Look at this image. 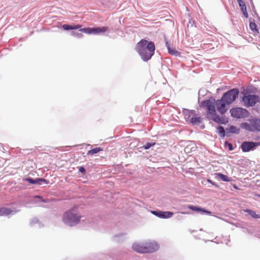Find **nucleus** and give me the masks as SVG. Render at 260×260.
Instances as JSON below:
<instances>
[{
  "instance_id": "nucleus-23",
  "label": "nucleus",
  "mask_w": 260,
  "mask_h": 260,
  "mask_svg": "<svg viewBox=\"0 0 260 260\" xmlns=\"http://www.w3.org/2000/svg\"><path fill=\"white\" fill-rule=\"evenodd\" d=\"M240 127L244 129L245 130H247V131H250V132H253V129L252 128L251 123L250 124V123H247V122L241 123L240 124Z\"/></svg>"
},
{
  "instance_id": "nucleus-18",
  "label": "nucleus",
  "mask_w": 260,
  "mask_h": 260,
  "mask_svg": "<svg viewBox=\"0 0 260 260\" xmlns=\"http://www.w3.org/2000/svg\"><path fill=\"white\" fill-rule=\"evenodd\" d=\"M13 211L9 208L6 207L0 208V216L4 215H8L11 214Z\"/></svg>"
},
{
  "instance_id": "nucleus-24",
  "label": "nucleus",
  "mask_w": 260,
  "mask_h": 260,
  "mask_svg": "<svg viewBox=\"0 0 260 260\" xmlns=\"http://www.w3.org/2000/svg\"><path fill=\"white\" fill-rule=\"evenodd\" d=\"M103 150V149L101 147H96V148H94L93 149H92L89 150L87 153V155H94V154H95Z\"/></svg>"
},
{
  "instance_id": "nucleus-43",
  "label": "nucleus",
  "mask_w": 260,
  "mask_h": 260,
  "mask_svg": "<svg viewBox=\"0 0 260 260\" xmlns=\"http://www.w3.org/2000/svg\"><path fill=\"white\" fill-rule=\"evenodd\" d=\"M202 127V128H204L205 127V126L203 125V126H201Z\"/></svg>"
},
{
  "instance_id": "nucleus-30",
  "label": "nucleus",
  "mask_w": 260,
  "mask_h": 260,
  "mask_svg": "<svg viewBox=\"0 0 260 260\" xmlns=\"http://www.w3.org/2000/svg\"><path fill=\"white\" fill-rule=\"evenodd\" d=\"M208 90L206 89L205 88H201L199 91V98H198V101H200V99L201 97L204 96L208 92Z\"/></svg>"
},
{
  "instance_id": "nucleus-17",
  "label": "nucleus",
  "mask_w": 260,
  "mask_h": 260,
  "mask_svg": "<svg viewBox=\"0 0 260 260\" xmlns=\"http://www.w3.org/2000/svg\"><path fill=\"white\" fill-rule=\"evenodd\" d=\"M62 28L64 30H77L81 28V25L77 24H63L62 25Z\"/></svg>"
},
{
  "instance_id": "nucleus-31",
  "label": "nucleus",
  "mask_w": 260,
  "mask_h": 260,
  "mask_svg": "<svg viewBox=\"0 0 260 260\" xmlns=\"http://www.w3.org/2000/svg\"><path fill=\"white\" fill-rule=\"evenodd\" d=\"M237 2L239 4V6L240 8L241 11H244V10L247 9L245 4L242 0H237Z\"/></svg>"
},
{
  "instance_id": "nucleus-16",
  "label": "nucleus",
  "mask_w": 260,
  "mask_h": 260,
  "mask_svg": "<svg viewBox=\"0 0 260 260\" xmlns=\"http://www.w3.org/2000/svg\"><path fill=\"white\" fill-rule=\"evenodd\" d=\"M108 30V27H93V34H103Z\"/></svg>"
},
{
  "instance_id": "nucleus-36",
  "label": "nucleus",
  "mask_w": 260,
  "mask_h": 260,
  "mask_svg": "<svg viewBox=\"0 0 260 260\" xmlns=\"http://www.w3.org/2000/svg\"><path fill=\"white\" fill-rule=\"evenodd\" d=\"M224 145L225 146H227L228 147V149L230 151H232L234 150V147L233 146V144L231 143H229L228 141H226L224 142Z\"/></svg>"
},
{
  "instance_id": "nucleus-34",
  "label": "nucleus",
  "mask_w": 260,
  "mask_h": 260,
  "mask_svg": "<svg viewBox=\"0 0 260 260\" xmlns=\"http://www.w3.org/2000/svg\"><path fill=\"white\" fill-rule=\"evenodd\" d=\"M155 145V142H147L144 146L143 148L145 150L149 149L150 148H151L152 146H153Z\"/></svg>"
},
{
  "instance_id": "nucleus-9",
  "label": "nucleus",
  "mask_w": 260,
  "mask_h": 260,
  "mask_svg": "<svg viewBox=\"0 0 260 260\" xmlns=\"http://www.w3.org/2000/svg\"><path fill=\"white\" fill-rule=\"evenodd\" d=\"M260 146L259 142L244 141L240 148L243 152H248L254 150L256 147Z\"/></svg>"
},
{
  "instance_id": "nucleus-39",
  "label": "nucleus",
  "mask_w": 260,
  "mask_h": 260,
  "mask_svg": "<svg viewBox=\"0 0 260 260\" xmlns=\"http://www.w3.org/2000/svg\"><path fill=\"white\" fill-rule=\"evenodd\" d=\"M207 181L208 182L210 183L211 184H212V185H214L216 187H218V186L216 184L215 182H214L212 180H211L210 179H208Z\"/></svg>"
},
{
  "instance_id": "nucleus-33",
  "label": "nucleus",
  "mask_w": 260,
  "mask_h": 260,
  "mask_svg": "<svg viewBox=\"0 0 260 260\" xmlns=\"http://www.w3.org/2000/svg\"><path fill=\"white\" fill-rule=\"evenodd\" d=\"M249 27L253 31H258L257 26L254 22H250Z\"/></svg>"
},
{
  "instance_id": "nucleus-11",
  "label": "nucleus",
  "mask_w": 260,
  "mask_h": 260,
  "mask_svg": "<svg viewBox=\"0 0 260 260\" xmlns=\"http://www.w3.org/2000/svg\"><path fill=\"white\" fill-rule=\"evenodd\" d=\"M188 208L192 211H196L198 213H200L201 214L206 213L207 214H211V212L209 210L205 209V208H202L200 206H193L189 205L188 206Z\"/></svg>"
},
{
  "instance_id": "nucleus-41",
  "label": "nucleus",
  "mask_w": 260,
  "mask_h": 260,
  "mask_svg": "<svg viewBox=\"0 0 260 260\" xmlns=\"http://www.w3.org/2000/svg\"><path fill=\"white\" fill-rule=\"evenodd\" d=\"M254 196H256V197H258V198H260V194H258V193H255V194H254Z\"/></svg>"
},
{
  "instance_id": "nucleus-2",
  "label": "nucleus",
  "mask_w": 260,
  "mask_h": 260,
  "mask_svg": "<svg viewBox=\"0 0 260 260\" xmlns=\"http://www.w3.org/2000/svg\"><path fill=\"white\" fill-rule=\"evenodd\" d=\"M201 107H206L209 116L208 118L216 123L220 124H226L228 123V119L225 116L220 117L216 113L214 102L211 100H205L201 103Z\"/></svg>"
},
{
  "instance_id": "nucleus-37",
  "label": "nucleus",
  "mask_w": 260,
  "mask_h": 260,
  "mask_svg": "<svg viewBox=\"0 0 260 260\" xmlns=\"http://www.w3.org/2000/svg\"><path fill=\"white\" fill-rule=\"evenodd\" d=\"M78 170L82 174H85L86 173V170L84 167H79L78 168Z\"/></svg>"
},
{
  "instance_id": "nucleus-12",
  "label": "nucleus",
  "mask_w": 260,
  "mask_h": 260,
  "mask_svg": "<svg viewBox=\"0 0 260 260\" xmlns=\"http://www.w3.org/2000/svg\"><path fill=\"white\" fill-rule=\"evenodd\" d=\"M182 111L184 115L185 119L187 123L189 122L190 119H191V117H193L196 113L195 110H189L187 109H183Z\"/></svg>"
},
{
  "instance_id": "nucleus-22",
  "label": "nucleus",
  "mask_w": 260,
  "mask_h": 260,
  "mask_svg": "<svg viewBox=\"0 0 260 260\" xmlns=\"http://www.w3.org/2000/svg\"><path fill=\"white\" fill-rule=\"evenodd\" d=\"M244 212L247 213L248 215L253 218H260V215L257 214L254 211L247 209L244 210Z\"/></svg>"
},
{
  "instance_id": "nucleus-7",
  "label": "nucleus",
  "mask_w": 260,
  "mask_h": 260,
  "mask_svg": "<svg viewBox=\"0 0 260 260\" xmlns=\"http://www.w3.org/2000/svg\"><path fill=\"white\" fill-rule=\"evenodd\" d=\"M230 112L231 116L236 118H245L247 117L249 114L247 110L239 107L231 109Z\"/></svg>"
},
{
  "instance_id": "nucleus-3",
  "label": "nucleus",
  "mask_w": 260,
  "mask_h": 260,
  "mask_svg": "<svg viewBox=\"0 0 260 260\" xmlns=\"http://www.w3.org/2000/svg\"><path fill=\"white\" fill-rule=\"evenodd\" d=\"M81 218L76 207L66 211L62 217L63 222L67 225L73 226L77 224Z\"/></svg>"
},
{
  "instance_id": "nucleus-14",
  "label": "nucleus",
  "mask_w": 260,
  "mask_h": 260,
  "mask_svg": "<svg viewBox=\"0 0 260 260\" xmlns=\"http://www.w3.org/2000/svg\"><path fill=\"white\" fill-rule=\"evenodd\" d=\"M240 128L235 125H230L228 128H226V136L230 137L229 134H238L240 133Z\"/></svg>"
},
{
  "instance_id": "nucleus-4",
  "label": "nucleus",
  "mask_w": 260,
  "mask_h": 260,
  "mask_svg": "<svg viewBox=\"0 0 260 260\" xmlns=\"http://www.w3.org/2000/svg\"><path fill=\"white\" fill-rule=\"evenodd\" d=\"M133 249L138 253H152L158 249V245L156 242H150L146 244L134 243Z\"/></svg>"
},
{
  "instance_id": "nucleus-15",
  "label": "nucleus",
  "mask_w": 260,
  "mask_h": 260,
  "mask_svg": "<svg viewBox=\"0 0 260 260\" xmlns=\"http://www.w3.org/2000/svg\"><path fill=\"white\" fill-rule=\"evenodd\" d=\"M202 119L200 116H198V114L196 113L193 117L190 119V121L188 123H190L193 125H200L202 122Z\"/></svg>"
},
{
  "instance_id": "nucleus-25",
  "label": "nucleus",
  "mask_w": 260,
  "mask_h": 260,
  "mask_svg": "<svg viewBox=\"0 0 260 260\" xmlns=\"http://www.w3.org/2000/svg\"><path fill=\"white\" fill-rule=\"evenodd\" d=\"M36 181L37 182L35 184H38L39 185H42L43 184H48L49 183V181L42 178H36Z\"/></svg>"
},
{
  "instance_id": "nucleus-28",
  "label": "nucleus",
  "mask_w": 260,
  "mask_h": 260,
  "mask_svg": "<svg viewBox=\"0 0 260 260\" xmlns=\"http://www.w3.org/2000/svg\"><path fill=\"white\" fill-rule=\"evenodd\" d=\"M35 224H38L39 228H41L43 226V224L39 221V220L36 218H32L30 222V226H33Z\"/></svg>"
},
{
  "instance_id": "nucleus-27",
  "label": "nucleus",
  "mask_w": 260,
  "mask_h": 260,
  "mask_svg": "<svg viewBox=\"0 0 260 260\" xmlns=\"http://www.w3.org/2000/svg\"><path fill=\"white\" fill-rule=\"evenodd\" d=\"M79 31L88 34H93V27H85L83 28H80L79 29Z\"/></svg>"
},
{
  "instance_id": "nucleus-42",
  "label": "nucleus",
  "mask_w": 260,
  "mask_h": 260,
  "mask_svg": "<svg viewBox=\"0 0 260 260\" xmlns=\"http://www.w3.org/2000/svg\"><path fill=\"white\" fill-rule=\"evenodd\" d=\"M182 214H187V212H181Z\"/></svg>"
},
{
  "instance_id": "nucleus-32",
  "label": "nucleus",
  "mask_w": 260,
  "mask_h": 260,
  "mask_svg": "<svg viewBox=\"0 0 260 260\" xmlns=\"http://www.w3.org/2000/svg\"><path fill=\"white\" fill-rule=\"evenodd\" d=\"M71 35L73 36H76L78 38H81L83 36V34L82 32L79 31V29L78 30H73L71 32Z\"/></svg>"
},
{
  "instance_id": "nucleus-40",
  "label": "nucleus",
  "mask_w": 260,
  "mask_h": 260,
  "mask_svg": "<svg viewBox=\"0 0 260 260\" xmlns=\"http://www.w3.org/2000/svg\"><path fill=\"white\" fill-rule=\"evenodd\" d=\"M165 44H166V46L168 50H169V48H171V45L168 41L166 40Z\"/></svg>"
},
{
  "instance_id": "nucleus-8",
  "label": "nucleus",
  "mask_w": 260,
  "mask_h": 260,
  "mask_svg": "<svg viewBox=\"0 0 260 260\" xmlns=\"http://www.w3.org/2000/svg\"><path fill=\"white\" fill-rule=\"evenodd\" d=\"M210 100H213L214 106H216L217 110L219 113L221 115H223L229 109L228 107V105L222 97L220 99L216 101L213 98H211Z\"/></svg>"
},
{
  "instance_id": "nucleus-38",
  "label": "nucleus",
  "mask_w": 260,
  "mask_h": 260,
  "mask_svg": "<svg viewBox=\"0 0 260 260\" xmlns=\"http://www.w3.org/2000/svg\"><path fill=\"white\" fill-rule=\"evenodd\" d=\"M242 12L245 18L248 17V14L247 13V9L244 10V11H242Z\"/></svg>"
},
{
  "instance_id": "nucleus-26",
  "label": "nucleus",
  "mask_w": 260,
  "mask_h": 260,
  "mask_svg": "<svg viewBox=\"0 0 260 260\" xmlns=\"http://www.w3.org/2000/svg\"><path fill=\"white\" fill-rule=\"evenodd\" d=\"M103 4L108 8H112L114 7L113 0H103Z\"/></svg>"
},
{
  "instance_id": "nucleus-35",
  "label": "nucleus",
  "mask_w": 260,
  "mask_h": 260,
  "mask_svg": "<svg viewBox=\"0 0 260 260\" xmlns=\"http://www.w3.org/2000/svg\"><path fill=\"white\" fill-rule=\"evenodd\" d=\"M24 180L30 184H35L37 182L36 181V178H32L31 177H27L24 179Z\"/></svg>"
},
{
  "instance_id": "nucleus-1",
  "label": "nucleus",
  "mask_w": 260,
  "mask_h": 260,
  "mask_svg": "<svg viewBox=\"0 0 260 260\" xmlns=\"http://www.w3.org/2000/svg\"><path fill=\"white\" fill-rule=\"evenodd\" d=\"M136 50L143 61L147 62L154 55L155 46L153 42L142 39L137 44Z\"/></svg>"
},
{
  "instance_id": "nucleus-10",
  "label": "nucleus",
  "mask_w": 260,
  "mask_h": 260,
  "mask_svg": "<svg viewBox=\"0 0 260 260\" xmlns=\"http://www.w3.org/2000/svg\"><path fill=\"white\" fill-rule=\"evenodd\" d=\"M151 213L154 215L155 216L163 219H168L171 217L174 213L171 211H162L159 210H152Z\"/></svg>"
},
{
  "instance_id": "nucleus-21",
  "label": "nucleus",
  "mask_w": 260,
  "mask_h": 260,
  "mask_svg": "<svg viewBox=\"0 0 260 260\" xmlns=\"http://www.w3.org/2000/svg\"><path fill=\"white\" fill-rule=\"evenodd\" d=\"M48 200L43 199L42 197L40 196H35L34 199L31 200V202L34 204L38 202L48 203Z\"/></svg>"
},
{
  "instance_id": "nucleus-5",
  "label": "nucleus",
  "mask_w": 260,
  "mask_h": 260,
  "mask_svg": "<svg viewBox=\"0 0 260 260\" xmlns=\"http://www.w3.org/2000/svg\"><path fill=\"white\" fill-rule=\"evenodd\" d=\"M239 94V90L238 88H234L224 92L222 94V98L228 104V105H230L236 101L238 97Z\"/></svg>"
},
{
  "instance_id": "nucleus-20",
  "label": "nucleus",
  "mask_w": 260,
  "mask_h": 260,
  "mask_svg": "<svg viewBox=\"0 0 260 260\" xmlns=\"http://www.w3.org/2000/svg\"><path fill=\"white\" fill-rule=\"evenodd\" d=\"M216 175L222 181L224 182H230L232 180V178L231 177H229L221 173H216Z\"/></svg>"
},
{
  "instance_id": "nucleus-6",
  "label": "nucleus",
  "mask_w": 260,
  "mask_h": 260,
  "mask_svg": "<svg viewBox=\"0 0 260 260\" xmlns=\"http://www.w3.org/2000/svg\"><path fill=\"white\" fill-rule=\"evenodd\" d=\"M259 100V96L256 94H245L242 98V102L247 107L254 106Z\"/></svg>"
},
{
  "instance_id": "nucleus-19",
  "label": "nucleus",
  "mask_w": 260,
  "mask_h": 260,
  "mask_svg": "<svg viewBox=\"0 0 260 260\" xmlns=\"http://www.w3.org/2000/svg\"><path fill=\"white\" fill-rule=\"evenodd\" d=\"M217 133L221 138H224L226 136V134L225 133L226 129H224L223 126L219 125L217 127Z\"/></svg>"
},
{
  "instance_id": "nucleus-29",
  "label": "nucleus",
  "mask_w": 260,
  "mask_h": 260,
  "mask_svg": "<svg viewBox=\"0 0 260 260\" xmlns=\"http://www.w3.org/2000/svg\"><path fill=\"white\" fill-rule=\"evenodd\" d=\"M169 54L174 55L175 56H179L180 55V53L179 51H178L175 48H169L168 50Z\"/></svg>"
},
{
  "instance_id": "nucleus-13",
  "label": "nucleus",
  "mask_w": 260,
  "mask_h": 260,
  "mask_svg": "<svg viewBox=\"0 0 260 260\" xmlns=\"http://www.w3.org/2000/svg\"><path fill=\"white\" fill-rule=\"evenodd\" d=\"M249 121L250 122L253 132L260 131V119H252L249 120Z\"/></svg>"
}]
</instances>
